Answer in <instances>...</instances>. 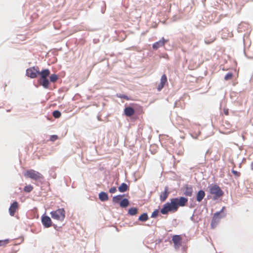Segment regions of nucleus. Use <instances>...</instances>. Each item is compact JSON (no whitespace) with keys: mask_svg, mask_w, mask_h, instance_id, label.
I'll return each mask as SVG.
<instances>
[{"mask_svg":"<svg viewBox=\"0 0 253 253\" xmlns=\"http://www.w3.org/2000/svg\"><path fill=\"white\" fill-rule=\"evenodd\" d=\"M188 202V199L185 197H181L179 198H175L170 199V203H166L161 210V212L166 214L168 212H174L176 211L179 207H183Z\"/></svg>","mask_w":253,"mask_h":253,"instance_id":"obj_1","label":"nucleus"},{"mask_svg":"<svg viewBox=\"0 0 253 253\" xmlns=\"http://www.w3.org/2000/svg\"><path fill=\"white\" fill-rule=\"evenodd\" d=\"M49 74L50 71L47 69L39 72L38 74L40 75V78L38 80V83L45 88H47L49 86V82L47 77Z\"/></svg>","mask_w":253,"mask_h":253,"instance_id":"obj_2","label":"nucleus"},{"mask_svg":"<svg viewBox=\"0 0 253 253\" xmlns=\"http://www.w3.org/2000/svg\"><path fill=\"white\" fill-rule=\"evenodd\" d=\"M24 176L35 181H42L44 180V176L42 173L32 169L26 170Z\"/></svg>","mask_w":253,"mask_h":253,"instance_id":"obj_3","label":"nucleus"},{"mask_svg":"<svg viewBox=\"0 0 253 253\" xmlns=\"http://www.w3.org/2000/svg\"><path fill=\"white\" fill-rule=\"evenodd\" d=\"M51 217L55 220L63 221L65 217V211L63 208L58 209L50 213Z\"/></svg>","mask_w":253,"mask_h":253,"instance_id":"obj_4","label":"nucleus"},{"mask_svg":"<svg viewBox=\"0 0 253 253\" xmlns=\"http://www.w3.org/2000/svg\"><path fill=\"white\" fill-rule=\"evenodd\" d=\"M209 191L211 195H213V199L216 200L222 196L223 192L217 185H212L209 187Z\"/></svg>","mask_w":253,"mask_h":253,"instance_id":"obj_5","label":"nucleus"},{"mask_svg":"<svg viewBox=\"0 0 253 253\" xmlns=\"http://www.w3.org/2000/svg\"><path fill=\"white\" fill-rule=\"evenodd\" d=\"M172 240L174 244V247L175 249H178L181 246L182 238L180 235H173Z\"/></svg>","mask_w":253,"mask_h":253,"instance_id":"obj_6","label":"nucleus"},{"mask_svg":"<svg viewBox=\"0 0 253 253\" xmlns=\"http://www.w3.org/2000/svg\"><path fill=\"white\" fill-rule=\"evenodd\" d=\"M39 71L35 67L30 68L26 70V75L31 78H35L39 74Z\"/></svg>","mask_w":253,"mask_h":253,"instance_id":"obj_7","label":"nucleus"},{"mask_svg":"<svg viewBox=\"0 0 253 253\" xmlns=\"http://www.w3.org/2000/svg\"><path fill=\"white\" fill-rule=\"evenodd\" d=\"M225 209L224 207H223L222 210L220 212H216L214 214L213 216L212 217V221H211V226H215L217 223L218 222L219 219L222 217H223L224 215L223 216L220 215L221 212L223 211V210Z\"/></svg>","mask_w":253,"mask_h":253,"instance_id":"obj_8","label":"nucleus"},{"mask_svg":"<svg viewBox=\"0 0 253 253\" xmlns=\"http://www.w3.org/2000/svg\"><path fill=\"white\" fill-rule=\"evenodd\" d=\"M42 222L43 225L46 228H48L52 225V221L50 218L47 215H43L42 216Z\"/></svg>","mask_w":253,"mask_h":253,"instance_id":"obj_9","label":"nucleus"},{"mask_svg":"<svg viewBox=\"0 0 253 253\" xmlns=\"http://www.w3.org/2000/svg\"><path fill=\"white\" fill-rule=\"evenodd\" d=\"M168 186L165 187V190L164 192H161L160 195V199L161 202H164L166 200L169 194V190Z\"/></svg>","mask_w":253,"mask_h":253,"instance_id":"obj_10","label":"nucleus"},{"mask_svg":"<svg viewBox=\"0 0 253 253\" xmlns=\"http://www.w3.org/2000/svg\"><path fill=\"white\" fill-rule=\"evenodd\" d=\"M167 83V77L166 75L164 74L162 76L161 78L160 83L158 84L157 86V90L158 91H161L162 89L164 87L166 84Z\"/></svg>","mask_w":253,"mask_h":253,"instance_id":"obj_11","label":"nucleus"},{"mask_svg":"<svg viewBox=\"0 0 253 253\" xmlns=\"http://www.w3.org/2000/svg\"><path fill=\"white\" fill-rule=\"evenodd\" d=\"M18 208V204L16 201L14 202L9 208V214L11 216H14Z\"/></svg>","mask_w":253,"mask_h":253,"instance_id":"obj_12","label":"nucleus"},{"mask_svg":"<svg viewBox=\"0 0 253 253\" xmlns=\"http://www.w3.org/2000/svg\"><path fill=\"white\" fill-rule=\"evenodd\" d=\"M167 42V40H165L164 38H162L160 41L156 42L153 44V48L154 49H157L159 47L164 46L165 44V43Z\"/></svg>","mask_w":253,"mask_h":253,"instance_id":"obj_13","label":"nucleus"},{"mask_svg":"<svg viewBox=\"0 0 253 253\" xmlns=\"http://www.w3.org/2000/svg\"><path fill=\"white\" fill-rule=\"evenodd\" d=\"M125 115L127 117H130L135 113L134 109L131 107H126L124 109Z\"/></svg>","mask_w":253,"mask_h":253,"instance_id":"obj_14","label":"nucleus"},{"mask_svg":"<svg viewBox=\"0 0 253 253\" xmlns=\"http://www.w3.org/2000/svg\"><path fill=\"white\" fill-rule=\"evenodd\" d=\"M205 196V192L203 190H201L199 191H198V193L197 194L196 200L198 202H200L204 199Z\"/></svg>","mask_w":253,"mask_h":253,"instance_id":"obj_15","label":"nucleus"},{"mask_svg":"<svg viewBox=\"0 0 253 253\" xmlns=\"http://www.w3.org/2000/svg\"><path fill=\"white\" fill-rule=\"evenodd\" d=\"M193 189L191 186H185L184 188V194L186 196H191L192 195Z\"/></svg>","mask_w":253,"mask_h":253,"instance_id":"obj_16","label":"nucleus"},{"mask_svg":"<svg viewBox=\"0 0 253 253\" xmlns=\"http://www.w3.org/2000/svg\"><path fill=\"white\" fill-rule=\"evenodd\" d=\"M99 198L101 201H106L108 200V196L106 193L101 192L99 194Z\"/></svg>","mask_w":253,"mask_h":253,"instance_id":"obj_17","label":"nucleus"},{"mask_svg":"<svg viewBox=\"0 0 253 253\" xmlns=\"http://www.w3.org/2000/svg\"><path fill=\"white\" fill-rule=\"evenodd\" d=\"M119 191L121 192H125L128 189V186L125 183H123L118 188Z\"/></svg>","mask_w":253,"mask_h":253,"instance_id":"obj_18","label":"nucleus"},{"mask_svg":"<svg viewBox=\"0 0 253 253\" xmlns=\"http://www.w3.org/2000/svg\"><path fill=\"white\" fill-rule=\"evenodd\" d=\"M129 205V201L127 199H124L120 202V206L122 208H126Z\"/></svg>","mask_w":253,"mask_h":253,"instance_id":"obj_19","label":"nucleus"},{"mask_svg":"<svg viewBox=\"0 0 253 253\" xmlns=\"http://www.w3.org/2000/svg\"><path fill=\"white\" fill-rule=\"evenodd\" d=\"M138 212V209L136 208H131L128 210V213L130 215H134Z\"/></svg>","mask_w":253,"mask_h":253,"instance_id":"obj_20","label":"nucleus"},{"mask_svg":"<svg viewBox=\"0 0 253 253\" xmlns=\"http://www.w3.org/2000/svg\"><path fill=\"white\" fill-rule=\"evenodd\" d=\"M148 219V216L146 213H143L138 218V220L141 221H146Z\"/></svg>","mask_w":253,"mask_h":253,"instance_id":"obj_21","label":"nucleus"},{"mask_svg":"<svg viewBox=\"0 0 253 253\" xmlns=\"http://www.w3.org/2000/svg\"><path fill=\"white\" fill-rule=\"evenodd\" d=\"M123 195H119L113 198V202L115 203H119L123 198Z\"/></svg>","mask_w":253,"mask_h":253,"instance_id":"obj_22","label":"nucleus"},{"mask_svg":"<svg viewBox=\"0 0 253 253\" xmlns=\"http://www.w3.org/2000/svg\"><path fill=\"white\" fill-rule=\"evenodd\" d=\"M58 77L56 74H52L50 76V81L51 82L55 83L57 81Z\"/></svg>","mask_w":253,"mask_h":253,"instance_id":"obj_23","label":"nucleus"},{"mask_svg":"<svg viewBox=\"0 0 253 253\" xmlns=\"http://www.w3.org/2000/svg\"><path fill=\"white\" fill-rule=\"evenodd\" d=\"M52 115L55 118H59L61 116V113L58 110L54 111L52 113Z\"/></svg>","mask_w":253,"mask_h":253,"instance_id":"obj_24","label":"nucleus"},{"mask_svg":"<svg viewBox=\"0 0 253 253\" xmlns=\"http://www.w3.org/2000/svg\"><path fill=\"white\" fill-rule=\"evenodd\" d=\"M33 189V187L31 185H28L25 186V187L24 188V191L25 192L29 193V192H30L31 191H32Z\"/></svg>","mask_w":253,"mask_h":253,"instance_id":"obj_25","label":"nucleus"},{"mask_svg":"<svg viewBox=\"0 0 253 253\" xmlns=\"http://www.w3.org/2000/svg\"><path fill=\"white\" fill-rule=\"evenodd\" d=\"M233 77V74L231 73H227L224 77V79L225 80H229L232 79Z\"/></svg>","mask_w":253,"mask_h":253,"instance_id":"obj_26","label":"nucleus"},{"mask_svg":"<svg viewBox=\"0 0 253 253\" xmlns=\"http://www.w3.org/2000/svg\"><path fill=\"white\" fill-rule=\"evenodd\" d=\"M117 96L119 98H123L126 100H129V97L127 96L124 95V94H119V95L117 94Z\"/></svg>","mask_w":253,"mask_h":253,"instance_id":"obj_27","label":"nucleus"},{"mask_svg":"<svg viewBox=\"0 0 253 253\" xmlns=\"http://www.w3.org/2000/svg\"><path fill=\"white\" fill-rule=\"evenodd\" d=\"M58 137L57 135H52L50 136V140L51 141L54 142L55 140H56L57 139H58Z\"/></svg>","mask_w":253,"mask_h":253,"instance_id":"obj_28","label":"nucleus"},{"mask_svg":"<svg viewBox=\"0 0 253 253\" xmlns=\"http://www.w3.org/2000/svg\"><path fill=\"white\" fill-rule=\"evenodd\" d=\"M159 211L158 210H155L151 214V217L154 218L158 216Z\"/></svg>","mask_w":253,"mask_h":253,"instance_id":"obj_29","label":"nucleus"},{"mask_svg":"<svg viewBox=\"0 0 253 253\" xmlns=\"http://www.w3.org/2000/svg\"><path fill=\"white\" fill-rule=\"evenodd\" d=\"M117 189L115 187H112L109 190V192L111 193H114L116 192Z\"/></svg>","mask_w":253,"mask_h":253,"instance_id":"obj_30","label":"nucleus"},{"mask_svg":"<svg viewBox=\"0 0 253 253\" xmlns=\"http://www.w3.org/2000/svg\"><path fill=\"white\" fill-rule=\"evenodd\" d=\"M8 242V240H4V241H0V246H2L3 245L6 244Z\"/></svg>","mask_w":253,"mask_h":253,"instance_id":"obj_31","label":"nucleus"},{"mask_svg":"<svg viewBox=\"0 0 253 253\" xmlns=\"http://www.w3.org/2000/svg\"><path fill=\"white\" fill-rule=\"evenodd\" d=\"M223 113L225 115H229V112H228V109L227 108H224L223 110Z\"/></svg>","mask_w":253,"mask_h":253,"instance_id":"obj_32","label":"nucleus"},{"mask_svg":"<svg viewBox=\"0 0 253 253\" xmlns=\"http://www.w3.org/2000/svg\"><path fill=\"white\" fill-rule=\"evenodd\" d=\"M232 172H233V173L234 174H235V175H236L237 176H239L240 175V173L238 172H237V171H236L235 170H233Z\"/></svg>","mask_w":253,"mask_h":253,"instance_id":"obj_33","label":"nucleus"},{"mask_svg":"<svg viewBox=\"0 0 253 253\" xmlns=\"http://www.w3.org/2000/svg\"><path fill=\"white\" fill-rule=\"evenodd\" d=\"M212 42H213V41H211V42H210V41L208 42L207 41H205V43H207V44H210V43H211Z\"/></svg>","mask_w":253,"mask_h":253,"instance_id":"obj_34","label":"nucleus"}]
</instances>
